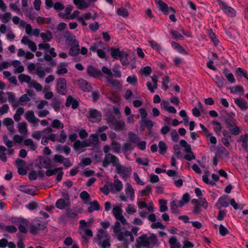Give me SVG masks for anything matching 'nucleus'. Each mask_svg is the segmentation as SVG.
<instances>
[{"mask_svg":"<svg viewBox=\"0 0 248 248\" xmlns=\"http://www.w3.org/2000/svg\"><path fill=\"white\" fill-rule=\"evenodd\" d=\"M157 239L155 235L150 236L147 235H142L137 239L138 245L143 247L152 248L156 243Z\"/></svg>","mask_w":248,"mask_h":248,"instance_id":"obj_1","label":"nucleus"},{"mask_svg":"<svg viewBox=\"0 0 248 248\" xmlns=\"http://www.w3.org/2000/svg\"><path fill=\"white\" fill-rule=\"evenodd\" d=\"M106 49V45L102 41L92 44L90 47V50L93 52H96L97 56L101 59H107L108 56L105 50Z\"/></svg>","mask_w":248,"mask_h":248,"instance_id":"obj_2","label":"nucleus"},{"mask_svg":"<svg viewBox=\"0 0 248 248\" xmlns=\"http://www.w3.org/2000/svg\"><path fill=\"white\" fill-rule=\"evenodd\" d=\"M119 163V158L112 154H107L102 161V165L104 167H107L109 165H111L115 168Z\"/></svg>","mask_w":248,"mask_h":248,"instance_id":"obj_3","label":"nucleus"},{"mask_svg":"<svg viewBox=\"0 0 248 248\" xmlns=\"http://www.w3.org/2000/svg\"><path fill=\"white\" fill-rule=\"evenodd\" d=\"M46 227L45 223L36 218L33 220L30 225V232L33 235H36L39 231L44 230Z\"/></svg>","mask_w":248,"mask_h":248,"instance_id":"obj_4","label":"nucleus"},{"mask_svg":"<svg viewBox=\"0 0 248 248\" xmlns=\"http://www.w3.org/2000/svg\"><path fill=\"white\" fill-rule=\"evenodd\" d=\"M132 170L129 167H126L120 163L115 167V172L123 179H126L131 173Z\"/></svg>","mask_w":248,"mask_h":248,"instance_id":"obj_5","label":"nucleus"},{"mask_svg":"<svg viewBox=\"0 0 248 248\" xmlns=\"http://www.w3.org/2000/svg\"><path fill=\"white\" fill-rule=\"evenodd\" d=\"M225 122L227 128L232 135L237 136L241 132L240 127L237 126L231 118L226 119Z\"/></svg>","mask_w":248,"mask_h":248,"instance_id":"obj_6","label":"nucleus"},{"mask_svg":"<svg viewBox=\"0 0 248 248\" xmlns=\"http://www.w3.org/2000/svg\"><path fill=\"white\" fill-rule=\"evenodd\" d=\"M24 117L31 126L34 127H38L39 126L40 120L35 117L33 111H27L24 114Z\"/></svg>","mask_w":248,"mask_h":248,"instance_id":"obj_7","label":"nucleus"},{"mask_svg":"<svg viewBox=\"0 0 248 248\" xmlns=\"http://www.w3.org/2000/svg\"><path fill=\"white\" fill-rule=\"evenodd\" d=\"M122 213L123 210L121 206H115L112 209V213L115 218L123 225H127L128 223L125 218L122 215Z\"/></svg>","mask_w":248,"mask_h":248,"instance_id":"obj_8","label":"nucleus"},{"mask_svg":"<svg viewBox=\"0 0 248 248\" xmlns=\"http://www.w3.org/2000/svg\"><path fill=\"white\" fill-rule=\"evenodd\" d=\"M117 238L120 241L127 242L128 241L133 242L134 238L132 232L129 231H126L124 232H121L117 233Z\"/></svg>","mask_w":248,"mask_h":248,"instance_id":"obj_9","label":"nucleus"},{"mask_svg":"<svg viewBox=\"0 0 248 248\" xmlns=\"http://www.w3.org/2000/svg\"><path fill=\"white\" fill-rule=\"evenodd\" d=\"M57 91L61 95H65L67 93V86L66 79L61 78L57 79Z\"/></svg>","mask_w":248,"mask_h":248,"instance_id":"obj_10","label":"nucleus"},{"mask_svg":"<svg viewBox=\"0 0 248 248\" xmlns=\"http://www.w3.org/2000/svg\"><path fill=\"white\" fill-rule=\"evenodd\" d=\"M101 113L95 109L90 108L89 111L88 118L92 123H96L100 121Z\"/></svg>","mask_w":248,"mask_h":248,"instance_id":"obj_11","label":"nucleus"},{"mask_svg":"<svg viewBox=\"0 0 248 248\" xmlns=\"http://www.w3.org/2000/svg\"><path fill=\"white\" fill-rule=\"evenodd\" d=\"M110 192L112 193H116L121 191L123 188V184L122 182L118 179H115L114 182H108Z\"/></svg>","mask_w":248,"mask_h":248,"instance_id":"obj_12","label":"nucleus"},{"mask_svg":"<svg viewBox=\"0 0 248 248\" xmlns=\"http://www.w3.org/2000/svg\"><path fill=\"white\" fill-rule=\"evenodd\" d=\"M60 138H58V135L55 134H50L48 136V139L52 141H58L62 143L65 142L66 140V135L63 130H62L60 133Z\"/></svg>","mask_w":248,"mask_h":248,"instance_id":"obj_13","label":"nucleus"},{"mask_svg":"<svg viewBox=\"0 0 248 248\" xmlns=\"http://www.w3.org/2000/svg\"><path fill=\"white\" fill-rule=\"evenodd\" d=\"M65 199L60 198L58 199L55 203L56 207L59 209H63L70 204V199L68 194H65Z\"/></svg>","mask_w":248,"mask_h":248,"instance_id":"obj_14","label":"nucleus"},{"mask_svg":"<svg viewBox=\"0 0 248 248\" xmlns=\"http://www.w3.org/2000/svg\"><path fill=\"white\" fill-rule=\"evenodd\" d=\"M108 50L114 59H118L126 55V52L123 50L121 51L118 48L110 47Z\"/></svg>","mask_w":248,"mask_h":248,"instance_id":"obj_15","label":"nucleus"},{"mask_svg":"<svg viewBox=\"0 0 248 248\" xmlns=\"http://www.w3.org/2000/svg\"><path fill=\"white\" fill-rule=\"evenodd\" d=\"M21 42L25 45H27L29 48L32 52H35L36 51L37 46L36 44L32 41L31 40L28 36H23L21 40Z\"/></svg>","mask_w":248,"mask_h":248,"instance_id":"obj_16","label":"nucleus"},{"mask_svg":"<svg viewBox=\"0 0 248 248\" xmlns=\"http://www.w3.org/2000/svg\"><path fill=\"white\" fill-rule=\"evenodd\" d=\"M5 94L8 96L7 100L14 108H16L19 106V101L16 98L15 94L14 93L8 92Z\"/></svg>","mask_w":248,"mask_h":248,"instance_id":"obj_17","label":"nucleus"},{"mask_svg":"<svg viewBox=\"0 0 248 248\" xmlns=\"http://www.w3.org/2000/svg\"><path fill=\"white\" fill-rule=\"evenodd\" d=\"M219 4L221 9L229 16H234L235 15V12L234 9L229 6H228L223 2L219 1Z\"/></svg>","mask_w":248,"mask_h":248,"instance_id":"obj_18","label":"nucleus"},{"mask_svg":"<svg viewBox=\"0 0 248 248\" xmlns=\"http://www.w3.org/2000/svg\"><path fill=\"white\" fill-rule=\"evenodd\" d=\"M78 86L81 90L84 92H89L92 89L91 84L82 78L78 80Z\"/></svg>","mask_w":248,"mask_h":248,"instance_id":"obj_19","label":"nucleus"},{"mask_svg":"<svg viewBox=\"0 0 248 248\" xmlns=\"http://www.w3.org/2000/svg\"><path fill=\"white\" fill-rule=\"evenodd\" d=\"M73 2L80 10L87 8L91 4L90 0H73Z\"/></svg>","mask_w":248,"mask_h":248,"instance_id":"obj_20","label":"nucleus"},{"mask_svg":"<svg viewBox=\"0 0 248 248\" xmlns=\"http://www.w3.org/2000/svg\"><path fill=\"white\" fill-rule=\"evenodd\" d=\"M125 195L127 198H129L131 201L135 199V191L131 185L130 183H126L125 188Z\"/></svg>","mask_w":248,"mask_h":248,"instance_id":"obj_21","label":"nucleus"},{"mask_svg":"<svg viewBox=\"0 0 248 248\" xmlns=\"http://www.w3.org/2000/svg\"><path fill=\"white\" fill-rule=\"evenodd\" d=\"M17 55L19 57H24L25 60H31L34 58V55L30 51H25L22 48L18 49Z\"/></svg>","mask_w":248,"mask_h":248,"instance_id":"obj_22","label":"nucleus"},{"mask_svg":"<svg viewBox=\"0 0 248 248\" xmlns=\"http://www.w3.org/2000/svg\"><path fill=\"white\" fill-rule=\"evenodd\" d=\"M156 3L159 6L160 10L165 14H168L170 10L172 12H174V9L172 7H169L165 2L161 0H156Z\"/></svg>","mask_w":248,"mask_h":248,"instance_id":"obj_23","label":"nucleus"},{"mask_svg":"<svg viewBox=\"0 0 248 248\" xmlns=\"http://www.w3.org/2000/svg\"><path fill=\"white\" fill-rule=\"evenodd\" d=\"M152 80L153 83V86L151 82H148L147 83V86L148 89L150 91L151 93H153L155 92V89H157V81H158V77L156 75H153L152 77Z\"/></svg>","mask_w":248,"mask_h":248,"instance_id":"obj_24","label":"nucleus"},{"mask_svg":"<svg viewBox=\"0 0 248 248\" xmlns=\"http://www.w3.org/2000/svg\"><path fill=\"white\" fill-rule=\"evenodd\" d=\"M87 72L90 76L94 78L98 77L101 75V71L92 65L87 67Z\"/></svg>","mask_w":248,"mask_h":248,"instance_id":"obj_25","label":"nucleus"},{"mask_svg":"<svg viewBox=\"0 0 248 248\" xmlns=\"http://www.w3.org/2000/svg\"><path fill=\"white\" fill-rule=\"evenodd\" d=\"M11 65L13 66V71L15 73H21L24 71V67L21 64L20 61L14 60L12 62Z\"/></svg>","mask_w":248,"mask_h":248,"instance_id":"obj_26","label":"nucleus"},{"mask_svg":"<svg viewBox=\"0 0 248 248\" xmlns=\"http://www.w3.org/2000/svg\"><path fill=\"white\" fill-rule=\"evenodd\" d=\"M234 103L242 111L248 109V105L247 102L242 98L234 99Z\"/></svg>","mask_w":248,"mask_h":248,"instance_id":"obj_27","label":"nucleus"},{"mask_svg":"<svg viewBox=\"0 0 248 248\" xmlns=\"http://www.w3.org/2000/svg\"><path fill=\"white\" fill-rule=\"evenodd\" d=\"M90 19H95V17L92 16L91 13L87 12L82 14L81 16V17H79L78 18V21L80 22L82 26H86L87 25V23L85 22V20H87Z\"/></svg>","mask_w":248,"mask_h":248,"instance_id":"obj_28","label":"nucleus"},{"mask_svg":"<svg viewBox=\"0 0 248 248\" xmlns=\"http://www.w3.org/2000/svg\"><path fill=\"white\" fill-rule=\"evenodd\" d=\"M66 37V42L70 46L76 45L78 46V41L76 40L75 36L72 34L67 32L65 35Z\"/></svg>","mask_w":248,"mask_h":248,"instance_id":"obj_29","label":"nucleus"},{"mask_svg":"<svg viewBox=\"0 0 248 248\" xmlns=\"http://www.w3.org/2000/svg\"><path fill=\"white\" fill-rule=\"evenodd\" d=\"M3 124L6 126L8 130L11 133H13L14 132V126L13 125L14 124V121L13 120L10 118H6L3 119L2 122Z\"/></svg>","mask_w":248,"mask_h":248,"instance_id":"obj_30","label":"nucleus"},{"mask_svg":"<svg viewBox=\"0 0 248 248\" xmlns=\"http://www.w3.org/2000/svg\"><path fill=\"white\" fill-rule=\"evenodd\" d=\"M135 147L130 141H126L123 144L122 151L124 154H130Z\"/></svg>","mask_w":248,"mask_h":248,"instance_id":"obj_31","label":"nucleus"},{"mask_svg":"<svg viewBox=\"0 0 248 248\" xmlns=\"http://www.w3.org/2000/svg\"><path fill=\"white\" fill-rule=\"evenodd\" d=\"M170 248H181V244L175 236H171L168 241Z\"/></svg>","mask_w":248,"mask_h":248,"instance_id":"obj_32","label":"nucleus"},{"mask_svg":"<svg viewBox=\"0 0 248 248\" xmlns=\"http://www.w3.org/2000/svg\"><path fill=\"white\" fill-rule=\"evenodd\" d=\"M90 145L87 144V141L79 140H76L73 145V147L76 150H80L85 147H89Z\"/></svg>","mask_w":248,"mask_h":248,"instance_id":"obj_33","label":"nucleus"},{"mask_svg":"<svg viewBox=\"0 0 248 248\" xmlns=\"http://www.w3.org/2000/svg\"><path fill=\"white\" fill-rule=\"evenodd\" d=\"M39 165L41 167L48 169L51 165V161L49 158L46 157H40Z\"/></svg>","mask_w":248,"mask_h":248,"instance_id":"obj_34","label":"nucleus"},{"mask_svg":"<svg viewBox=\"0 0 248 248\" xmlns=\"http://www.w3.org/2000/svg\"><path fill=\"white\" fill-rule=\"evenodd\" d=\"M28 125L26 122H22L17 124V127L19 132L23 135H27L28 133Z\"/></svg>","mask_w":248,"mask_h":248,"instance_id":"obj_35","label":"nucleus"},{"mask_svg":"<svg viewBox=\"0 0 248 248\" xmlns=\"http://www.w3.org/2000/svg\"><path fill=\"white\" fill-rule=\"evenodd\" d=\"M73 6L71 5H67L64 10V12L63 13H60V16L63 18H65L69 20V17L71 15V12L73 10Z\"/></svg>","mask_w":248,"mask_h":248,"instance_id":"obj_36","label":"nucleus"},{"mask_svg":"<svg viewBox=\"0 0 248 248\" xmlns=\"http://www.w3.org/2000/svg\"><path fill=\"white\" fill-rule=\"evenodd\" d=\"M67 67V63H61L57 67L56 73L59 75L67 73L68 72V70L66 68Z\"/></svg>","mask_w":248,"mask_h":248,"instance_id":"obj_37","label":"nucleus"},{"mask_svg":"<svg viewBox=\"0 0 248 248\" xmlns=\"http://www.w3.org/2000/svg\"><path fill=\"white\" fill-rule=\"evenodd\" d=\"M65 105L67 107L71 106L73 109H75L78 107V102L75 100L71 96H68L67 98Z\"/></svg>","mask_w":248,"mask_h":248,"instance_id":"obj_38","label":"nucleus"},{"mask_svg":"<svg viewBox=\"0 0 248 248\" xmlns=\"http://www.w3.org/2000/svg\"><path fill=\"white\" fill-rule=\"evenodd\" d=\"M87 141V144H89L90 146L92 145L94 146L98 144V137L95 134H92Z\"/></svg>","mask_w":248,"mask_h":248,"instance_id":"obj_39","label":"nucleus"},{"mask_svg":"<svg viewBox=\"0 0 248 248\" xmlns=\"http://www.w3.org/2000/svg\"><path fill=\"white\" fill-rule=\"evenodd\" d=\"M89 204H90V206L88 208V211L89 213H92L94 211L99 210L100 209L99 203L97 201L90 202Z\"/></svg>","mask_w":248,"mask_h":248,"instance_id":"obj_40","label":"nucleus"},{"mask_svg":"<svg viewBox=\"0 0 248 248\" xmlns=\"http://www.w3.org/2000/svg\"><path fill=\"white\" fill-rule=\"evenodd\" d=\"M229 90L232 94H236L238 93L243 94L244 92L243 87L242 86L238 85L230 87Z\"/></svg>","mask_w":248,"mask_h":248,"instance_id":"obj_41","label":"nucleus"},{"mask_svg":"<svg viewBox=\"0 0 248 248\" xmlns=\"http://www.w3.org/2000/svg\"><path fill=\"white\" fill-rule=\"evenodd\" d=\"M113 125L115 130H123L125 127V123L123 120H115Z\"/></svg>","mask_w":248,"mask_h":248,"instance_id":"obj_42","label":"nucleus"},{"mask_svg":"<svg viewBox=\"0 0 248 248\" xmlns=\"http://www.w3.org/2000/svg\"><path fill=\"white\" fill-rule=\"evenodd\" d=\"M24 144L26 146H29L31 151H34L36 149L37 146L31 139H28L24 141Z\"/></svg>","mask_w":248,"mask_h":248,"instance_id":"obj_43","label":"nucleus"},{"mask_svg":"<svg viewBox=\"0 0 248 248\" xmlns=\"http://www.w3.org/2000/svg\"><path fill=\"white\" fill-rule=\"evenodd\" d=\"M79 197L85 204H89L91 201L90 196L86 191H82L80 194Z\"/></svg>","mask_w":248,"mask_h":248,"instance_id":"obj_44","label":"nucleus"},{"mask_svg":"<svg viewBox=\"0 0 248 248\" xmlns=\"http://www.w3.org/2000/svg\"><path fill=\"white\" fill-rule=\"evenodd\" d=\"M111 149L114 153H119L121 152V144L116 141H112L110 143Z\"/></svg>","mask_w":248,"mask_h":248,"instance_id":"obj_45","label":"nucleus"},{"mask_svg":"<svg viewBox=\"0 0 248 248\" xmlns=\"http://www.w3.org/2000/svg\"><path fill=\"white\" fill-rule=\"evenodd\" d=\"M214 81L217 85L218 87L220 88H222L225 86V81L223 78H220L218 75H215L213 78Z\"/></svg>","mask_w":248,"mask_h":248,"instance_id":"obj_46","label":"nucleus"},{"mask_svg":"<svg viewBox=\"0 0 248 248\" xmlns=\"http://www.w3.org/2000/svg\"><path fill=\"white\" fill-rule=\"evenodd\" d=\"M41 37L42 38L43 42H48L52 39V33L49 31H47L45 32H42L40 34Z\"/></svg>","mask_w":248,"mask_h":248,"instance_id":"obj_47","label":"nucleus"},{"mask_svg":"<svg viewBox=\"0 0 248 248\" xmlns=\"http://www.w3.org/2000/svg\"><path fill=\"white\" fill-rule=\"evenodd\" d=\"M98 245L102 248H106L110 246L109 237L98 241Z\"/></svg>","mask_w":248,"mask_h":248,"instance_id":"obj_48","label":"nucleus"},{"mask_svg":"<svg viewBox=\"0 0 248 248\" xmlns=\"http://www.w3.org/2000/svg\"><path fill=\"white\" fill-rule=\"evenodd\" d=\"M128 136L129 141L132 143L137 144L140 141V139L139 136L132 132H129L128 134Z\"/></svg>","mask_w":248,"mask_h":248,"instance_id":"obj_49","label":"nucleus"},{"mask_svg":"<svg viewBox=\"0 0 248 248\" xmlns=\"http://www.w3.org/2000/svg\"><path fill=\"white\" fill-rule=\"evenodd\" d=\"M51 126L54 128L62 129L63 128L64 125L63 123L58 119H54L51 123Z\"/></svg>","mask_w":248,"mask_h":248,"instance_id":"obj_50","label":"nucleus"},{"mask_svg":"<svg viewBox=\"0 0 248 248\" xmlns=\"http://www.w3.org/2000/svg\"><path fill=\"white\" fill-rule=\"evenodd\" d=\"M71 46V47L70 48L69 54L72 56H76L78 55L80 50L79 44L78 43V46L76 45H72Z\"/></svg>","mask_w":248,"mask_h":248,"instance_id":"obj_51","label":"nucleus"},{"mask_svg":"<svg viewBox=\"0 0 248 248\" xmlns=\"http://www.w3.org/2000/svg\"><path fill=\"white\" fill-rule=\"evenodd\" d=\"M61 102L56 98H54L51 103V106L54 109L58 112L61 108Z\"/></svg>","mask_w":248,"mask_h":248,"instance_id":"obj_52","label":"nucleus"},{"mask_svg":"<svg viewBox=\"0 0 248 248\" xmlns=\"http://www.w3.org/2000/svg\"><path fill=\"white\" fill-rule=\"evenodd\" d=\"M152 191V186L150 185H147L144 189L140 191V195L142 197L148 196L151 193Z\"/></svg>","mask_w":248,"mask_h":248,"instance_id":"obj_53","label":"nucleus"},{"mask_svg":"<svg viewBox=\"0 0 248 248\" xmlns=\"http://www.w3.org/2000/svg\"><path fill=\"white\" fill-rule=\"evenodd\" d=\"M159 153L161 155H164L166 152L167 146L165 143L163 141H160L158 143Z\"/></svg>","mask_w":248,"mask_h":248,"instance_id":"obj_54","label":"nucleus"},{"mask_svg":"<svg viewBox=\"0 0 248 248\" xmlns=\"http://www.w3.org/2000/svg\"><path fill=\"white\" fill-rule=\"evenodd\" d=\"M212 123L215 126V127H214V130L216 132V133L217 135H220L221 131L222 129V127L221 124L217 121H213Z\"/></svg>","mask_w":248,"mask_h":248,"instance_id":"obj_55","label":"nucleus"},{"mask_svg":"<svg viewBox=\"0 0 248 248\" xmlns=\"http://www.w3.org/2000/svg\"><path fill=\"white\" fill-rule=\"evenodd\" d=\"M159 211L161 212H164L168 210V207L167 206V201L164 200H160L159 201Z\"/></svg>","mask_w":248,"mask_h":248,"instance_id":"obj_56","label":"nucleus"},{"mask_svg":"<svg viewBox=\"0 0 248 248\" xmlns=\"http://www.w3.org/2000/svg\"><path fill=\"white\" fill-rule=\"evenodd\" d=\"M18 79L21 82L29 83L31 81V77L25 74H20L18 76Z\"/></svg>","mask_w":248,"mask_h":248,"instance_id":"obj_57","label":"nucleus"},{"mask_svg":"<svg viewBox=\"0 0 248 248\" xmlns=\"http://www.w3.org/2000/svg\"><path fill=\"white\" fill-rule=\"evenodd\" d=\"M66 216L71 219H77L78 218V214L75 210H69L66 212Z\"/></svg>","mask_w":248,"mask_h":248,"instance_id":"obj_58","label":"nucleus"},{"mask_svg":"<svg viewBox=\"0 0 248 248\" xmlns=\"http://www.w3.org/2000/svg\"><path fill=\"white\" fill-rule=\"evenodd\" d=\"M218 203L219 204V205L221 207H228L229 205V202L226 199V198L224 197H220L217 201Z\"/></svg>","mask_w":248,"mask_h":248,"instance_id":"obj_59","label":"nucleus"},{"mask_svg":"<svg viewBox=\"0 0 248 248\" xmlns=\"http://www.w3.org/2000/svg\"><path fill=\"white\" fill-rule=\"evenodd\" d=\"M11 16V14L10 12H6L3 15H0V19L2 22L6 23L9 21Z\"/></svg>","mask_w":248,"mask_h":248,"instance_id":"obj_60","label":"nucleus"},{"mask_svg":"<svg viewBox=\"0 0 248 248\" xmlns=\"http://www.w3.org/2000/svg\"><path fill=\"white\" fill-rule=\"evenodd\" d=\"M126 81L130 84L136 85L138 83V79L136 75H133L127 78Z\"/></svg>","mask_w":248,"mask_h":248,"instance_id":"obj_61","label":"nucleus"},{"mask_svg":"<svg viewBox=\"0 0 248 248\" xmlns=\"http://www.w3.org/2000/svg\"><path fill=\"white\" fill-rule=\"evenodd\" d=\"M177 200H175L171 201L170 203V208L171 212L173 213H178V208L179 207L177 204Z\"/></svg>","mask_w":248,"mask_h":248,"instance_id":"obj_62","label":"nucleus"},{"mask_svg":"<svg viewBox=\"0 0 248 248\" xmlns=\"http://www.w3.org/2000/svg\"><path fill=\"white\" fill-rule=\"evenodd\" d=\"M3 231L10 233H15L17 231V228L14 225H4Z\"/></svg>","mask_w":248,"mask_h":248,"instance_id":"obj_63","label":"nucleus"},{"mask_svg":"<svg viewBox=\"0 0 248 248\" xmlns=\"http://www.w3.org/2000/svg\"><path fill=\"white\" fill-rule=\"evenodd\" d=\"M194 245L186 238L183 241V247L181 248H193Z\"/></svg>","mask_w":248,"mask_h":248,"instance_id":"obj_64","label":"nucleus"}]
</instances>
